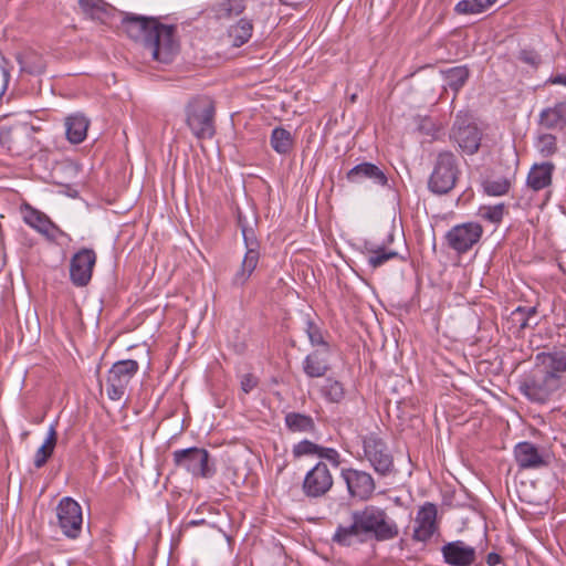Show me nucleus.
Instances as JSON below:
<instances>
[{"label":"nucleus","mask_w":566,"mask_h":566,"mask_svg":"<svg viewBox=\"0 0 566 566\" xmlns=\"http://www.w3.org/2000/svg\"><path fill=\"white\" fill-rule=\"evenodd\" d=\"M361 444L364 459L379 478H388L397 473L394 455L388 444L377 433L370 432L361 437Z\"/></svg>","instance_id":"nucleus-6"},{"label":"nucleus","mask_w":566,"mask_h":566,"mask_svg":"<svg viewBox=\"0 0 566 566\" xmlns=\"http://www.w3.org/2000/svg\"><path fill=\"white\" fill-rule=\"evenodd\" d=\"M221 9L224 11V15L230 18L241 14L244 11L245 6L243 0H227L221 3Z\"/></svg>","instance_id":"nucleus-44"},{"label":"nucleus","mask_w":566,"mask_h":566,"mask_svg":"<svg viewBox=\"0 0 566 566\" xmlns=\"http://www.w3.org/2000/svg\"><path fill=\"white\" fill-rule=\"evenodd\" d=\"M514 459L520 470H534L547 464L543 453L532 442H518L513 450Z\"/></svg>","instance_id":"nucleus-16"},{"label":"nucleus","mask_w":566,"mask_h":566,"mask_svg":"<svg viewBox=\"0 0 566 566\" xmlns=\"http://www.w3.org/2000/svg\"><path fill=\"white\" fill-rule=\"evenodd\" d=\"M253 24L251 20L245 18L240 19L235 25L229 30V36L232 39V44L235 48L245 44L252 36Z\"/></svg>","instance_id":"nucleus-33"},{"label":"nucleus","mask_w":566,"mask_h":566,"mask_svg":"<svg viewBox=\"0 0 566 566\" xmlns=\"http://www.w3.org/2000/svg\"><path fill=\"white\" fill-rule=\"evenodd\" d=\"M346 485L349 499L369 501L376 492V480L367 471L355 468H342L339 474Z\"/></svg>","instance_id":"nucleus-9"},{"label":"nucleus","mask_w":566,"mask_h":566,"mask_svg":"<svg viewBox=\"0 0 566 566\" xmlns=\"http://www.w3.org/2000/svg\"><path fill=\"white\" fill-rule=\"evenodd\" d=\"M352 521L348 527L339 525L336 531H397V525L387 512L373 504L353 511Z\"/></svg>","instance_id":"nucleus-7"},{"label":"nucleus","mask_w":566,"mask_h":566,"mask_svg":"<svg viewBox=\"0 0 566 566\" xmlns=\"http://www.w3.org/2000/svg\"><path fill=\"white\" fill-rule=\"evenodd\" d=\"M224 535H226L227 541H228L229 543H231V541H232V536H231V535H229L228 533H224Z\"/></svg>","instance_id":"nucleus-54"},{"label":"nucleus","mask_w":566,"mask_h":566,"mask_svg":"<svg viewBox=\"0 0 566 566\" xmlns=\"http://www.w3.org/2000/svg\"><path fill=\"white\" fill-rule=\"evenodd\" d=\"M245 253L239 269L232 276L231 284L242 287L251 277L260 261V242L256 238L254 228H243L241 231Z\"/></svg>","instance_id":"nucleus-8"},{"label":"nucleus","mask_w":566,"mask_h":566,"mask_svg":"<svg viewBox=\"0 0 566 566\" xmlns=\"http://www.w3.org/2000/svg\"><path fill=\"white\" fill-rule=\"evenodd\" d=\"M484 191L490 196L506 195L511 188V181L507 178H499L494 180H485L483 182Z\"/></svg>","instance_id":"nucleus-39"},{"label":"nucleus","mask_w":566,"mask_h":566,"mask_svg":"<svg viewBox=\"0 0 566 566\" xmlns=\"http://www.w3.org/2000/svg\"><path fill=\"white\" fill-rule=\"evenodd\" d=\"M497 0H461L455 7L454 11L458 14H479L486 11Z\"/></svg>","instance_id":"nucleus-34"},{"label":"nucleus","mask_w":566,"mask_h":566,"mask_svg":"<svg viewBox=\"0 0 566 566\" xmlns=\"http://www.w3.org/2000/svg\"><path fill=\"white\" fill-rule=\"evenodd\" d=\"M504 205L503 203H499V205H495V206H488V207H482L481 208V216L493 222V223H499L502 221L503 219V216H504Z\"/></svg>","instance_id":"nucleus-42"},{"label":"nucleus","mask_w":566,"mask_h":566,"mask_svg":"<svg viewBox=\"0 0 566 566\" xmlns=\"http://www.w3.org/2000/svg\"><path fill=\"white\" fill-rule=\"evenodd\" d=\"M441 517L442 515H439L437 505L426 502L417 512L415 520L417 526L413 531H438Z\"/></svg>","instance_id":"nucleus-24"},{"label":"nucleus","mask_w":566,"mask_h":566,"mask_svg":"<svg viewBox=\"0 0 566 566\" xmlns=\"http://www.w3.org/2000/svg\"><path fill=\"white\" fill-rule=\"evenodd\" d=\"M160 539H161V533H156V535L153 539L154 545H155V553L157 552V546H158Z\"/></svg>","instance_id":"nucleus-50"},{"label":"nucleus","mask_w":566,"mask_h":566,"mask_svg":"<svg viewBox=\"0 0 566 566\" xmlns=\"http://www.w3.org/2000/svg\"><path fill=\"white\" fill-rule=\"evenodd\" d=\"M502 563V557L495 552H491L486 555V564L489 566H496Z\"/></svg>","instance_id":"nucleus-46"},{"label":"nucleus","mask_w":566,"mask_h":566,"mask_svg":"<svg viewBox=\"0 0 566 566\" xmlns=\"http://www.w3.org/2000/svg\"><path fill=\"white\" fill-rule=\"evenodd\" d=\"M237 224H238V227L240 228L241 231L243 230V228L251 227V224L247 220V217L243 216V213H242V211L240 209H238V211H237Z\"/></svg>","instance_id":"nucleus-47"},{"label":"nucleus","mask_w":566,"mask_h":566,"mask_svg":"<svg viewBox=\"0 0 566 566\" xmlns=\"http://www.w3.org/2000/svg\"><path fill=\"white\" fill-rule=\"evenodd\" d=\"M565 385L566 348L553 346L535 355L532 369L520 381V390L528 400L545 403Z\"/></svg>","instance_id":"nucleus-1"},{"label":"nucleus","mask_w":566,"mask_h":566,"mask_svg":"<svg viewBox=\"0 0 566 566\" xmlns=\"http://www.w3.org/2000/svg\"><path fill=\"white\" fill-rule=\"evenodd\" d=\"M516 59L523 63V64H526L528 66H531L532 69H538L539 65L542 64V56L541 54L532 46H524L522 48L518 53H517V56Z\"/></svg>","instance_id":"nucleus-40"},{"label":"nucleus","mask_w":566,"mask_h":566,"mask_svg":"<svg viewBox=\"0 0 566 566\" xmlns=\"http://www.w3.org/2000/svg\"><path fill=\"white\" fill-rule=\"evenodd\" d=\"M1 71H2V75L4 77V81L7 83L9 81L10 74H9V72L4 67H2Z\"/></svg>","instance_id":"nucleus-51"},{"label":"nucleus","mask_w":566,"mask_h":566,"mask_svg":"<svg viewBox=\"0 0 566 566\" xmlns=\"http://www.w3.org/2000/svg\"><path fill=\"white\" fill-rule=\"evenodd\" d=\"M537 314L536 306H518L512 314L511 319L518 326L520 331L537 325V322L532 323V318Z\"/></svg>","instance_id":"nucleus-35"},{"label":"nucleus","mask_w":566,"mask_h":566,"mask_svg":"<svg viewBox=\"0 0 566 566\" xmlns=\"http://www.w3.org/2000/svg\"><path fill=\"white\" fill-rule=\"evenodd\" d=\"M67 537L72 538V539H75L77 538L78 534L80 533H64Z\"/></svg>","instance_id":"nucleus-52"},{"label":"nucleus","mask_w":566,"mask_h":566,"mask_svg":"<svg viewBox=\"0 0 566 566\" xmlns=\"http://www.w3.org/2000/svg\"><path fill=\"white\" fill-rule=\"evenodd\" d=\"M461 175L459 160L451 150H441L437 154L432 171L428 179L430 192L443 196L452 191Z\"/></svg>","instance_id":"nucleus-4"},{"label":"nucleus","mask_w":566,"mask_h":566,"mask_svg":"<svg viewBox=\"0 0 566 566\" xmlns=\"http://www.w3.org/2000/svg\"><path fill=\"white\" fill-rule=\"evenodd\" d=\"M59 525L63 531H81L82 507L72 497H63L56 506Z\"/></svg>","instance_id":"nucleus-15"},{"label":"nucleus","mask_w":566,"mask_h":566,"mask_svg":"<svg viewBox=\"0 0 566 566\" xmlns=\"http://www.w3.org/2000/svg\"><path fill=\"white\" fill-rule=\"evenodd\" d=\"M552 83H554V84H563V85L566 86V74L565 75H556L552 80Z\"/></svg>","instance_id":"nucleus-49"},{"label":"nucleus","mask_w":566,"mask_h":566,"mask_svg":"<svg viewBox=\"0 0 566 566\" xmlns=\"http://www.w3.org/2000/svg\"><path fill=\"white\" fill-rule=\"evenodd\" d=\"M535 147L542 157H551L557 151V138L552 134H542L538 136Z\"/></svg>","instance_id":"nucleus-38"},{"label":"nucleus","mask_w":566,"mask_h":566,"mask_svg":"<svg viewBox=\"0 0 566 566\" xmlns=\"http://www.w3.org/2000/svg\"><path fill=\"white\" fill-rule=\"evenodd\" d=\"M444 562L452 566H469L475 560V549L462 542H451L442 547Z\"/></svg>","instance_id":"nucleus-18"},{"label":"nucleus","mask_w":566,"mask_h":566,"mask_svg":"<svg viewBox=\"0 0 566 566\" xmlns=\"http://www.w3.org/2000/svg\"><path fill=\"white\" fill-rule=\"evenodd\" d=\"M433 533H412V538L417 542H427Z\"/></svg>","instance_id":"nucleus-48"},{"label":"nucleus","mask_w":566,"mask_h":566,"mask_svg":"<svg viewBox=\"0 0 566 566\" xmlns=\"http://www.w3.org/2000/svg\"><path fill=\"white\" fill-rule=\"evenodd\" d=\"M319 392L322 397L331 403H339L345 398V388L339 380L327 377L324 385L321 386Z\"/></svg>","instance_id":"nucleus-32"},{"label":"nucleus","mask_w":566,"mask_h":566,"mask_svg":"<svg viewBox=\"0 0 566 566\" xmlns=\"http://www.w3.org/2000/svg\"><path fill=\"white\" fill-rule=\"evenodd\" d=\"M346 179L350 184H360L364 180H370L374 185L386 187L388 178L385 171L373 163H360L349 169Z\"/></svg>","instance_id":"nucleus-17"},{"label":"nucleus","mask_w":566,"mask_h":566,"mask_svg":"<svg viewBox=\"0 0 566 566\" xmlns=\"http://www.w3.org/2000/svg\"><path fill=\"white\" fill-rule=\"evenodd\" d=\"M138 369L139 365L134 359L118 360L113 364L106 379V392L111 400L117 401L124 397Z\"/></svg>","instance_id":"nucleus-10"},{"label":"nucleus","mask_w":566,"mask_h":566,"mask_svg":"<svg viewBox=\"0 0 566 566\" xmlns=\"http://www.w3.org/2000/svg\"><path fill=\"white\" fill-rule=\"evenodd\" d=\"M306 334L312 346L316 349H331L329 344L325 340L322 329L312 321H306Z\"/></svg>","instance_id":"nucleus-37"},{"label":"nucleus","mask_w":566,"mask_h":566,"mask_svg":"<svg viewBox=\"0 0 566 566\" xmlns=\"http://www.w3.org/2000/svg\"><path fill=\"white\" fill-rule=\"evenodd\" d=\"M483 233V228L478 222H464L453 226L446 234V240L452 250L459 254L467 253L475 245Z\"/></svg>","instance_id":"nucleus-12"},{"label":"nucleus","mask_w":566,"mask_h":566,"mask_svg":"<svg viewBox=\"0 0 566 566\" xmlns=\"http://www.w3.org/2000/svg\"><path fill=\"white\" fill-rule=\"evenodd\" d=\"M398 533H334L332 542L339 546H357L370 539L377 542L394 538Z\"/></svg>","instance_id":"nucleus-23"},{"label":"nucleus","mask_w":566,"mask_h":566,"mask_svg":"<svg viewBox=\"0 0 566 566\" xmlns=\"http://www.w3.org/2000/svg\"><path fill=\"white\" fill-rule=\"evenodd\" d=\"M555 165L552 161L534 164L526 177V186L533 191H541L552 185Z\"/></svg>","instance_id":"nucleus-20"},{"label":"nucleus","mask_w":566,"mask_h":566,"mask_svg":"<svg viewBox=\"0 0 566 566\" xmlns=\"http://www.w3.org/2000/svg\"><path fill=\"white\" fill-rule=\"evenodd\" d=\"M318 450L319 444H316L311 440L304 439L293 446L292 454L295 459H298L305 455H317Z\"/></svg>","instance_id":"nucleus-41"},{"label":"nucleus","mask_w":566,"mask_h":566,"mask_svg":"<svg viewBox=\"0 0 566 566\" xmlns=\"http://www.w3.org/2000/svg\"><path fill=\"white\" fill-rule=\"evenodd\" d=\"M317 457L328 461L334 468H338L342 463L340 453L334 448L319 446Z\"/></svg>","instance_id":"nucleus-43"},{"label":"nucleus","mask_w":566,"mask_h":566,"mask_svg":"<svg viewBox=\"0 0 566 566\" xmlns=\"http://www.w3.org/2000/svg\"><path fill=\"white\" fill-rule=\"evenodd\" d=\"M90 120L81 114L70 115L65 118V134L71 144L82 143L87 135Z\"/></svg>","instance_id":"nucleus-26"},{"label":"nucleus","mask_w":566,"mask_h":566,"mask_svg":"<svg viewBox=\"0 0 566 566\" xmlns=\"http://www.w3.org/2000/svg\"><path fill=\"white\" fill-rule=\"evenodd\" d=\"M200 523H205V521L202 520V521H200ZM198 524H199V522H197V521H190L187 525L188 526H196Z\"/></svg>","instance_id":"nucleus-53"},{"label":"nucleus","mask_w":566,"mask_h":566,"mask_svg":"<svg viewBox=\"0 0 566 566\" xmlns=\"http://www.w3.org/2000/svg\"><path fill=\"white\" fill-rule=\"evenodd\" d=\"M294 144L295 139L290 130L281 126L272 129L270 135V145L276 154L283 156L290 154Z\"/></svg>","instance_id":"nucleus-28"},{"label":"nucleus","mask_w":566,"mask_h":566,"mask_svg":"<svg viewBox=\"0 0 566 566\" xmlns=\"http://www.w3.org/2000/svg\"><path fill=\"white\" fill-rule=\"evenodd\" d=\"M96 253L93 249L82 248L70 261V280L77 286H86L93 274V268L96 263Z\"/></svg>","instance_id":"nucleus-14"},{"label":"nucleus","mask_w":566,"mask_h":566,"mask_svg":"<svg viewBox=\"0 0 566 566\" xmlns=\"http://www.w3.org/2000/svg\"><path fill=\"white\" fill-rule=\"evenodd\" d=\"M440 74L446 87H449L454 93V96H457L469 81L471 71L467 65H459L441 70Z\"/></svg>","instance_id":"nucleus-25"},{"label":"nucleus","mask_w":566,"mask_h":566,"mask_svg":"<svg viewBox=\"0 0 566 566\" xmlns=\"http://www.w3.org/2000/svg\"><path fill=\"white\" fill-rule=\"evenodd\" d=\"M449 137L464 154L473 155L480 148L482 132L475 123L458 115L451 127Z\"/></svg>","instance_id":"nucleus-11"},{"label":"nucleus","mask_w":566,"mask_h":566,"mask_svg":"<svg viewBox=\"0 0 566 566\" xmlns=\"http://www.w3.org/2000/svg\"><path fill=\"white\" fill-rule=\"evenodd\" d=\"M78 6L92 19L103 20L106 14V4L102 0H78Z\"/></svg>","instance_id":"nucleus-36"},{"label":"nucleus","mask_w":566,"mask_h":566,"mask_svg":"<svg viewBox=\"0 0 566 566\" xmlns=\"http://www.w3.org/2000/svg\"><path fill=\"white\" fill-rule=\"evenodd\" d=\"M213 101L206 95L190 98L185 107L186 124L191 133L199 139L211 138L216 130Z\"/></svg>","instance_id":"nucleus-5"},{"label":"nucleus","mask_w":566,"mask_h":566,"mask_svg":"<svg viewBox=\"0 0 566 566\" xmlns=\"http://www.w3.org/2000/svg\"><path fill=\"white\" fill-rule=\"evenodd\" d=\"M509 539L513 545H517L512 536H510Z\"/></svg>","instance_id":"nucleus-55"},{"label":"nucleus","mask_w":566,"mask_h":566,"mask_svg":"<svg viewBox=\"0 0 566 566\" xmlns=\"http://www.w3.org/2000/svg\"><path fill=\"white\" fill-rule=\"evenodd\" d=\"M538 124L549 130H564L566 128V102H558L542 109Z\"/></svg>","instance_id":"nucleus-21"},{"label":"nucleus","mask_w":566,"mask_h":566,"mask_svg":"<svg viewBox=\"0 0 566 566\" xmlns=\"http://www.w3.org/2000/svg\"><path fill=\"white\" fill-rule=\"evenodd\" d=\"M454 516L461 523L460 531H489L484 514L475 507H461L454 512Z\"/></svg>","instance_id":"nucleus-22"},{"label":"nucleus","mask_w":566,"mask_h":566,"mask_svg":"<svg viewBox=\"0 0 566 566\" xmlns=\"http://www.w3.org/2000/svg\"><path fill=\"white\" fill-rule=\"evenodd\" d=\"M23 219L27 224L46 237H50L51 229H56L55 224L44 213L32 208L25 211Z\"/></svg>","instance_id":"nucleus-30"},{"label":"nucleus","mask_w":566,"mask_h":566,"mask_svg":"<svg viewBox=\"0 0 566 566\" xmlns=\"http://www.w3.org/2000/svg\"><path fill=\"white\" fill-rule=\"evenodd\" d=\"M284 423L292 433H311L316 429L314 419L310 415L295 411L285 415Z\"/></svg>","instance_id":"nucleus-27"},{"label":"nucleus","mask_w":566,"mask_h":566,"mask_svg":"<svg viewBox=\"0 0 566 566\" xmlns=\"http://www.w3.org/2000/svg\"><path fill=\"white\" fill-rule=\"evenodd\" d=\"M331 349H314L303 360V371L310 378L324 377L331 370Z\"/></svg>","instance_id":"nucleus-19"},{"label":"nucleus","mask_w":566,"mask_h":566,"mask_svg":"<svg viewBox=\"0 0 566 566\" xmlns=\"http://www.w3.org/2000/svg\"><path fill=\"white\" fill-rule=\"evenodd\" d=\"M334 479L323 461L317 462L303 480V492L307 497H321L325 495L333 486Z\"/></svg>","instance_id":"nucleus-13"},{"label":"nucleus","mask_w":566,"mask_h":566,"mask_svg":"<svg viewBox=\"0 0 566 566\" xmlns=\"http://www.w3.org/2000/svg\"><path fill=\"white\" fill-rule=\"evenodd\" d=\"M365 250L368 253L367 262L371 269H377L386 262L398 258V253L396 251L388 250L384 245H376L370 242L365 243Z\"/></svg>","instance_id":"nucleus-29"},{"label":"nucleus","mask_w":566,"mask_h":566,"mask_svg":"<svg viewBox=\"0 0 566 566\" xmlns=\"http://www.w3.org/2000/svg\"><path fill=\"white\" fill-rule=\"evenodd\" d=\"M174 465L193 479L210 480L217 473V463L205 448L189 447L172 451Z\"/></svg>","instance_id":"nucleus-3"},{"label":"nucleus","mask_w":566,"mask_h":566,"mask_svg":"<svg viewBox=\"0 0 566 566\" xmlns=\"http://www.w3.org/2000/svg\"><path fill=\"white\" fill-rule=\"evenodd\" d=\"M259 385V379L253 374H245L241 378V389L244 394L251 392Z\"/></svg>","instance_id":"nucleus-45"},{"label":"nucleus","mask_w":566,"mask_h":566,"mask_svg":"<svg viewBox=\"0 0 566 566\" xmlns=\"http://www.w3.org/2000/svg\"><path fill=\"white\" fill-rule=\"evenodd\" d=\"M56 446V431L53 426L50 427L46 439L43 444L36 450L33 464L36 469L45 465L48 460L52 457Z\"/></svg>","instance_id":"nucleus-31"},{"label":"nucleus","mask_w":566,"mask_h":566,"mask_svg":"<svg viewBox=\"0 0 566 566\" xmlns=\"http://www.w3.org/2000/svg\"><path fill=\"white\" fill-rule=\"evenodd\" d=\"M122 27L129 39L140 43L159 63L172 62L179 51L176 25L164 24L154 17L125 13Z\"/></svg>","instance_id":"nucleus-2"}]
</instances>
